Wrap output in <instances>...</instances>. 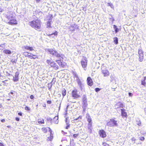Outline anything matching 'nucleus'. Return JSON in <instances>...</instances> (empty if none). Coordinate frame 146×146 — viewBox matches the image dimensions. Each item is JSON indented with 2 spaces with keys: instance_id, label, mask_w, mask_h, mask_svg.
Returning a JSON list of instances; mask_svg holds the SVG:
<instances>
[{
  "instance_id": "nucleus-38",
  "label": "nucleus",
  "mask_w": 146,
  "mask_h": 146,
  "mask_svg": "<svg viewBox=\"0 0 146 146\" xmlns=\"http://www.w3.org/2000/svg\"><path fill=\"white\" fill-rule=\"evenodd\" d=\"M73 74V75L74 76V78H77V77H78V74L75 72H74Z\"/></svg>"
},
{
  "instance_id": "nucleus-47",
  "label": "nucleus",
  "mask_w": 146,
  "mask_h": 146,
  "mask_svg": "<svg viewBox=\"0 0 146 146\" xmlns=\"http://www.w3.org/2000/svg\"><path fill=\"white\" fill-rule=\"evenodd\" d=\"M56 82L55 80V78H53L52 81V82H51V83H52L53 84H54L55 83V82Z\"/></svg>"
},
{
  "instance_id": "nucleus-12",
  "label": "nucleus",
  "mask_w": 146,
  "mask_h": 146,
  "mask_svg": "<svg viewBox=\"0 0 146 146\" xmlns=\"http://www.w3.org/2000/svg\"><path fill=\"white\" fill-rule=\"evenodd\" d=\"M24 54L26 56H28L29 57L31 58H33V59H35V58H33V56H36L35 55L33 54L28 53L27 52H24Z\"/></svg>"
},
{
  "instance_id": "nucleus-61",
  "label": "nucleus",
  "mask_w": 146,
  "mask_h": 146,
  "mask_svg": "<svg viewBox=\"0 0 146 146\" xmlns=\"http://www.w3.org/2000/svg\"><path fill=\"white\" fill-rule=\"evenodd\" d=\"M0 146H4V145L3 143L0 142Z\"/></svg>"
},
{
  "instance_id": "nucleus-51",
  "label": "nucleus",
  "mask_w": 146,
  "mask_h": 146,
  "mask_svg": "<svg viewBox=\"0 0 146 146\" xmlns=\"http://www.w3.org/2000/svg\"><path fill=\"white\" fill-rule=\"evenodd\" d=\"M119 107L121 108H123L124 107L123 105L121 103H119Z\"/></svg>"
},
{
  "instance_id": "nucleus-50",
  "label": "nucleus",
  "mask_w": 146,
  "mask_h": 146,
  "mask_svg": "<svg viewBox=\"0 0 146 146\" xmlns=\"http://www.w3.org/2000/svg\"><path fill=\"white\" fill-rule=\"evenodd\" d=\"M140 139L141 141H144L145 139V138L143 137H140Z\"/></svg>"
},
{
  "instance_id": "nucleus-45",
  "label": "nucleus",
  "mask_w": 146,
  "mask_h": 146,
  "mask_svg": "<svg viewBox=\"0 0 146 146\" xmlns=\"http://www.w3.org/2000/svg\"><path fill=\"white\" fill-rule=\"evenodd\" d=\"M108 6H110L111 8H112L113 7V5L111 3H108Z\"/></svg>"
},
{
  "instance_id": "nucleus-31",
  "label": "nucleus",
  "mask_w": 146,
  "mask_h": 146,
  "mask_svg": "<svg viewBox=\"0 0 146 146\" xmlns=\"http://www.w3.org/2000/svg\"><path fill=\"white\" fill-rule=\"evenodd\" d=\"M17 58H15V59H13V58H12L11 60V62L13 64H14V63H16L17 62Z\"/></svg>"
},
{
  "instance_id": "nucleus-8",
  "label": "nucleus",
  "mask_w": 146,
  "mask_h": 146,
  "mask_svg": "<svg viewBox=\"0 0 146 146\" xmlns=\"http://www.w3.org/2000/svg\"><path fill=\"white\" fill-rule=\"evenodd\" d=\"M87 59H84L81 61V64L82 67L84 69L86 70V66L87 65Z\"/></svg>"
},
{
  "instance_id": "nucleus-4",
  "label": "nucleus",
  "mask_w": 146,
  "mask_h": 146,
  "mask_svg": "<svg viewBox=\"0 0 146 146\" xmlns=\"http://www.w3.org/2000/svg\"><path fill=\"white\" fill-rule=\"evenodd\" d=\"M107 125L110 127L114 126L117 127L118 126V124L117 123V121L113 119H111L110 121L107 122Z\"/></svg>"
},
{
  "instance_id": "nucleus-23",
  "label": "nucleus",
  "mask_w": 146,
  "mask_h": 146,
  "mask_svg": "<svg viewBox=\"0 0 146 146\" xmlns=\"http://www.w3.org/2000/svg\"><path fill=\"white\" fill-rule=\"evenodd\" d=\"M38 123L40 124H44V120L41 118L38 119Z\"/></svg>"
},
{
  "instance_id": "nucleus-24",
  "label": "nucleus",
  "mask_w": 146,
  "mask_h": 146,
  "mask_svg": "<svg viewBox=\"0 0 146 146\" xmlns=\"http://www.w3.org/2000/svg\"><path fill=\"white\" fill-rule=\"evenodd\" d=\"M58 34V32L57 31H56L54 33H52L50 34H49L48 35V36L54 38V36H57Z\"/></svg>"
},
{
  "instance_id": "nucleus-63",
  "label": "nucleus",
  "mask_w": 146,
  "mask_h": 146,
  "mask_svg": "<svg viewBox=\"0 0 146 146\" xmlns=\"http://www.w3.org/2000/svg\"><path fill=\"white\" fill-rule=\"evenodd\" d=\"M144 112L145 114V115H146V107L144 108Z\"/></svg>"
},
{
  "instance_id": "nucleus-60",
  "label": "nucleus",
  "mask_w": 146,
  "mask_h": 146,
  "mask_svg": "<svg viewBox=\"0 0 146 146\" xmlns=\"http://www.w3.org/2000/svg\"><path fill=\"white\" fill-rule=\"evenodd\" d=\"M3 11V9L0 7V12H2Z\"/></svg>"
},
{
  "instance_id": "nucleus-5",
  "label": "nucleus",
  "mask_w": 146,
  "mask_h": 146,
  "mask_svg": "<svg viewBox=\"0 0 146 146\" xmlns=\"http://www.w3.org/2000/svg\"><path fill=\"white\" fill-rule=\"evenodd\" d=\"M46 62L54 69L57 70L58 68V66L52 60H47Z\"/></svg>"
},
{
  "instance_id": "nucleus-3",
  "label": "nucleus",
  "mask_w": 146,
  "mask_h": 146,
  "mask_svg": "<svg viewBox=\"0 0 146 146\" xmlns=\"http://www.w3.org/2000/svg\"><path fill=\"white\" fill-rule=\"evenodd\" d=\"M7 18L9 20L8 22L9 24L13 25L17 24V21L13 17L12 15L7 16Z\"/></svg>"
},
{
  "instance_id": "nucleus-2",
  "label": "nucleus",
  "mask_w": 146,
  "mask_h": 146,
  "mask_svg": "<svg viewBox=\"0 0 146 146\" xmlns=\"http://www.w3.org/2000/svg\"><path fill=\"white\" fill-rule=\"evenodd\" d=\"M48 52V54H50L53 56H55L57 58H62V55L59 53L58 52L54 50L52 48H48L46 49Z\"/></svg>"
},
{
  "instance_id": "nucleus-25",
  "label": "nucleus",
  "mask_w": 146,
  "mask_h": 146,
  "mask_svg": "<svg viewBox=\"0 0 146 146\" xmlns=\"http://www.w3.org/2000/svg\"><path fill=\"white\" fill-rule=\"evenodd\" d=\"M47 122L50 123L51 124L53 122V119L50 117H48L46 119Z\"/></svg>"
},
{
  "instance_id": "nucleus-49",
  "label": "nucleus",
  "mask_w": 146,
  "mask_h": 146,
  "mask_svg": "<svg viewBox=\"0 0 146 146\" xmlns=\"http://www.w3.org/2000/svg\"><path fill=\"white\" fill-rule=\"evenodd\" d=\"M87 106H82V108H83V111H85L86 110V108Z\"/></svg>"
},
{
  "instance_id": "nucleus-32",
  "label": "nucleus",
  "mask_w": 146,
  "mask_h": 146,
  "mask_svg": "<svg viewBox=\"0 0 146 146\" xmlns=\"http://www.w3.org/2000/svg\"><path fill=\"white\" fill-rule=\"evenodd\" d=\"M143 55H139V60L140 62H142L143 58Z\"/></svg>"
},
{
  "instance_id": "nucleus-42",
  "label": "nucleus",
  "mask_w": 146,
  "mask_h": 146,
  "mask_svg": "<svg viewBox=\"0 0 146 146\" xmlns=\"http://www.w3.org/2000/svg\"><path fill=\"white\" fill-rule=\"evenodd\" d=\"M100 90V89L98 88H96L95 89V90L96 92H99Z\"/></svg>"
},
{
  "instance_id": "nucleus-29",
  "label": "nucleus",
  "mask_w": 146,
  "mask_h": 146,
  "mask_svg": "<svg viewBox=\"0 0 146 146\" xmlns=\"http://www.w3.org/2000/svg\"><path fill=\"white\" fill-rule=\"evenodd\" d=\"M82 119V116H80L78 118L74 119L76 122H81V119Z\"/></svg>"
},
{
  "instance_id": "nucleus-26",
  "label": "nucleus",
  "mask_w": 146,
  "mask_h": 146,
  "mask_svg": "<svg viewBox=\"0 0 146 146\" xmlns=\"http://www.w3.org/2000/svg\"><path fill=\"white\" fill-rule=\"evenodd\" d=\"M113 28L115 30V33H117L119 31V29L117 28V26L115 25H113Z\"/></svg>"
},
{
  "instance_id": "nucleus-30",
  "label": "nucleus",
  "mask_w": 146,
  "mask_h": 146,
  "mask_svg": "<svg viewBox=\"0 0 146 146\" xmlns=\"http://www.w3.org/2000/svg\"><path fill=\"white\" fill-rule=\"evenodd\" d=\"M52 85L53 83L51 82H50L48 84V89L49 90H50L51 89L52 87Z\"/></svg>"
},
{
  "instance_id": "nucleus-44",
  "label": "nucleus",
  "mask_w": 146,
  "mask_h": 146,
  "mask_svg": "<svg viewBox=\"0 0 146 146\" xmlns=\"http://www.w3.org/2000/svg\"><path fill=\"white\" fill-rule=\"evenodd\" d=\"M140 133L142 135H144L146 134V132L145 131H140Z\"/></svg>"
},
{
  "instance_id": "nucleus-17",
  "label": "nucleus",
  "mask_w": 146,
  "mask_h": 146,
  "mask_svg": "<svg viewBox=\"0 0 146 146\" xmlns=\"http://www.w3.org/2000/svg\"><path fill=\"white\" fill-rule=\"evenodd\" d=\"M92 122L88 123V132L90 133H91L92 131Z\"/></svg>"
},
{
  "instance_id": "nucleus-14",
  "label": "nucleus",
  "mask_w": 146,
  "mask_h": 146,
  "mask_svg": "<svg viewBox=\"0 0 146 146\" xmlns=\"http://www.w3.org/2000/svg\"><path fill=\"white\" fill-rule=\"evenodd\" d=\"M19 74L17 72H16L15 76H13V81L15 82H17L19 81Z\"/></svg>"
},
{
  "instance_id": "nucleus-54",
  "label": "nucleus",
  "mask_w": 146,
  "mask_h": 146,
  "mask_svg": "<svg viewBox=\"0 0 146 146\" xmlns=\"http://www.w3.org/2000/svg\"><path fill=\"white\" fill-rule=\"evenodd\" d=\"M18 114L20 116H22V112H20L18 113Z\"/></svg>"
},
{
  "instance_id": "nucleus-36",
  "label": "nucleus",
  "mask_w": 146,
  "mask_h": 146,
  "mask_svg": "<svg viewBox=\"0 0 146 146\" xmlns=\"http://www.w3.org/2000/svg\"><path fill=\"white\" fill-rule=\"evenodd\" d=\"M79 135V134H75L73 135V137L74 138H76Z\"/></svg>"
},
{
  "instance_id": "nucleus-46",
  "label": "nucleus",
  "mask_w": 146,
  "mask_h": 146,
  "mask_svg": "<svg viewBox=\"0 0 146 146\" xmlns=\"http://www.w3.org/2000/svg\"><path fill=\"white\" fill-rule=\"evenodd\" d=\"M76 81L77 83L81 82V81L79 77H77V78H76Z\"/></svg>"
},
{
  "instance_id": "nucleus-37",
  "label": "nucleus",
  "mask_w": 146,
  "mask_h": 146,
  "mask_svg": "<svg viewBox=\"0 0 146 146\" xmlns=\"http://www.w3.org/2000/svg\"><path fill=\"white\" fill-rule=\"evenodd\" d=\"M56 62L58 63V64L60 66L62 62L60 60H56Z\"/></svg>"
},
{
  "instance_id": "nucleus-10",
  "label": "nucleus",
  "mask_w": 146,
  "mask_h": 146,
  "mask_svg": "<svg viewBox=\"0 0 146 146\" xmlns=\"http://www.w3.org/2000/svg\"><path fill=\"white\" fill-rule=\"evenodd\" d=\"M78 27L77 25L75 24L72 25L70 26L69 27V30L70 31H74L76 29H77Z\"/></svg>"
},
{
  "instance_id": "nucleus-15",
  "label": "nucleus",
  "mask_w": 146,
  "mask_h": 146,
  "mask_svg": "<svg viewBox=\"0 0 146 146\" xmlns=\"http://www.w3.org/2000/svg\"><path fill=\"white\" fill-rule=\"evenodd\" d=\"M42 131L44 133H46L48 130L51 133L52 131L51 129L49 127H47V128H42Z\"/></svg>"
},
{
  "instance_id": "nucleus-7",
  "label": "nucleus",
  "mask_w": 146,
  "mask_h": 146,
  "mask_svg": "<svg viewBox=\"0 0 146 146\" xmlns=\"http://www.w3.org/2000/svg\"><path fill=\"white\" fill-rule=\"evenodd\" d=\"M82 106H87L88 105L87 99L86 95H84L82 96Z\"/></svg>"
},
{
  "instance_id": "nucleus-33",
  "label": "nucleus",
  "mask_w": 146,
  "mask_h": 146,
  "mask_svg": "<svg viewBox=\"0 0 146 146\" xmlns=\"http://www.w3.org/2000/svg\"><path fill=\"white\" fill-rule=\"evenodd\" d=\"M51 21H48L47 22V27L48 28H51L52 27L51 26V23H50Z\"/></svg>"
},
{
  "instance_id": "nucleus-21",
  "label": "nucleus",
  "mask_w": 146,
  "mask_h": 146,
  "mask_svg": "<svg viewBox=\"0 0 146 146\" xmlns=\"http://www.w3.org/2000/svg\"><path fill=\"white\" fill-rule=\"evenodd\" d=\"M3 52L5 54L9 55L11 54L12 53L11 51L9 50L8 49H5L3 51Z\"/></svg>"
},
{
  "instance_id": "nucleus-53",
  "label": "nucleus",
  "mask_w": 146,
  "mask_h": 146,
  "mask_svg": "<svg viewBox=\"0 0 146 146\" xmlns=\"http://www.w3.org/2000/svg\"><path fill=\"white\" fill-rule=\"evenodd\" d=\"M51 101L50 100H48L47 101V103L49 104H51Z\"/></svg>"
},
{
  "instance_id": "nucleus-39",
  "label": "nucleus",
  "mask_w": 146,
  "mask_h": 146,
  "mask_svg": "<svg viewBox=\"0 0 146 146\" xmlns=\"http://www.w3.org/2000/svg\"><path fill=\"white\" fill-rule=\"evenodd\" d=\"M79 87L80 89L82 90L83 89H84V86L83 84H82V85L79 86Z\"/></svg>"
},
{
  "instance_id": "nucleus-19",
  "label": "nucleus",
  "mask_w": 146,
  "mask_h": 146,
  "mask_svg": "<svg viewBox=\"0 0 146 146\" xmlns=\"http://www.w3.org/2000/svg\"><path fill=\"white\" fill-rule=\"evenodd\" d=\"M86 117L87 119V120L88 121V123L92 122L91 118L89 113H87L86 114Z\"/></svg>"
},
{
  "instance_id": "nucleus-6",
  "label": "nucleus",
  "mask_w": 146,
  "mask_h": 146,
  "mask_svg": "<svg viewBox=\"0 0 146 146\" xmlns=\"http://www.w3.org/2000/svg\"><path fill=\"white\" fill-rule=\"evenodd\" d=\"M77 93L78 91L76 89H74L72 91V96L74 98V99H76L80 97V96Z\"/></svg>"
},
{
  "instance_id": "nucleus-40",
  "label": "nucleus",
  "mask_w": 146,
  "mask_h": 146,
  "mask_svg": "<svg viewBox=\"0 0 146 146\" xmlns=\"http://www.w3.org/2000/svg\"><path fill=\"white\" fill-rule=\"evenodd\" d=\"M66 64L65 62L62 63V62L61 64H60V66H61L62 67H64L66 65Z\"/></svg>"
},
{
  "instance_id": "nucleus-56",
  "label": "nucleus",
  "mask_w": 146,
  "mask_h": 146,
  "mask_svg": "<svg viewBox=\"0 0 146 146\" xmlns=\"http://www.w3.org/2000/svg\"><path fill=\"white\" fill-rule=\"evenodd\" d=\"M15 120L17 121H19L20 119L19 117H16L15 118Z\"/></svg>"
},
{
  "instance_id": "nucleus-58",
  "label": "nucleus",
  "mask_w": 146,
  "mask_h": 146,
  "mask_svg": "<svg viewBox=\"0 0 146 146\" xmlns=\"http://www.w3.org/2000/svg\"><path fill=\"white\" fill-rule=\"evenodd\" d=\"M78 85L79 86H80V85H82V83H81V82H79L78 83Z\"/></svg>"
},
{
  "instance_id": "nucleus-62",
  "label": "nucleus",
  "mask_w": 146,
  "mask_h": 146,
  "mask_svg": "<svg viewBox=\"0 0 146 146\" xmlns=\"http://www.w3.org/2000/svg\"><path fill=\"white\" fill-rule=\"evenodd\" d=\"M62 132H64V134L65 135H66L67 134V133L66 132H64L63 131H62Z\"/></svg>"
},
{
  "instance_id": "nucleus-41",
  "label": "nucleus",
  "mask_w": 146,
  "mask_h": 146,
  "mask_svg": "<svg viewBox=\"0 0 146 146\" xmlns=\"http://www.w3.org/2000/svg\"><path fill=\"white\" fill-rule=\"evenodd\" d=\"M102 145L103 146H110L109 144H107V143L106 142H104L103 143Z\"/></svg>"
},
{
  "instance_id": "nucleus-34",
  "label": "nucleus",
  "mask_w": 146,
  "mask_h": 146,
  "mask_svg": "<svg viewBox=\"0 0 146 146\" xmlns=\"http://www.w3.org/2000/svg\"><path fill=\"white\" fill-rule=\"evenodd\" d=\"M138 53L139 55H143V51L141 49L139 50Z\"/></svg>"
},
{
  "instance_id": "nucleus-13",
  "label": "nucleus",
  "mask_w": 146,
  "mask_h": 146,
  "mask_svg": "<svg viewBox=\"0 0 146 146\" xmlns=\"http://www.w3.org/2000/svg\"><path fill=\"white\" fill-rule=\"evenodd\" d=\"M87 82L88 85L91 86L93 84V82L92 79L90 77H88L87 78Z\"/></svg>"
},
{
  "instance_id": "nucleus-43",
  "label": "nucleus",
  "mask_w": 146,
  "mask_h": 146,
  "mask_svg": "<svg viewBox=\"0 0 146 146\" xmlns=\"http://www.w3.org/2000/svg\"><path fill=\"white\" fill-rule=\"evenodd\" d=\"M25 110L27 111H30V109L29 107L27 106H26L25 107Z\"/></svg>"
},
{
  "instance_id": "nucleus-16",
  "label": "nucleus",
  "mask_w": 146,
  "mask_h": 146,
  "mask_svg": "<svg viewBox=\"0 0 146 146\" xmlns=\"http://www.w3.org/2000/svg\"><path fill=\"white\" fill-rule=\"evenodd\" d=\"M22 48L27 50H29L30 51H32L33 50V48L32 47H30L29 46L24 45L22 46Z\"/></svg>"
},
{
  "instance_id": "nucleus-20",
  "label": "nucleus",
  "mask_w": 146,
  "mask_h": 146,
  "mask_svg": "<svg viewBox=\"0 0 146 146\" xmlns=\"http://www.w3.org/2000/svg\"><path fill=\"white\" fill-rule=\"evenodd\" d=\"M58 117L57 116H55L53 120V122H54V123L57 124L58 123Z\"/></svg>"
},
{
  "instance_id": "nucleus-35",
  "label": "nucleus",
  "mask_w": 146,
  "mask_h": 146,
  "mask_svg": "<svg viewBox=\"0 0 146 146\" xmlns=\"http://www.w3.org/2000/svg\"><path fill=\"white\" fill-rule=\"evenodd\" d=\"M65 121H66V125H67V126H66V129H67L70 127V124L68 123H67V120L66 119Z\"/></svg>"
},
{
  "instance_id": "nucleus-11",
  "label": "nucleus",
  "mask_w": 146,
  "mask_h": 146,
  "mask_svg": "<svg viewBox=\"0 0 146 146\" xmlns=\"http://www.w3.org/2000/svg\"><path fill=\"white\" fill-rule=\"evenodd\" d=\"M99 134L100 137L102 138H104L106 137V135L105 131L103 130H100L99 131Z\"/></svg>"
},
{
  "instance_id": "nucleus-1",
  "label": "nucleus",
  "mask_w": 146,
  "mask_h": 146,
  "mask_svg": "<svg viewBox=\"0 0 146 146\" xmlns=\"http://www.w3.org/2000/svg\"><path fill=\"white\" fill-rule=\"evenodd\" d=\"M41 22L40 20L36 19L33 20L30 23V25L35 29L39 30L41 27Z\"/></svg>"
},
{
  "instance_id": "nucleus-22",
  "label": "nucleus",
  "mask_w": 146,
  "mask_h": 146,
  "mask_svg": "<svg viewBox=\"0 0 146 146\" xmlns=\"http://www.w3.org/2000/svg\"><path fill=\"white\" fill-rule=\"evenodd\" d=\"M66 89L63 88L62 89V94L63 96V98L66 95Z\"/></svg>"
},
{
  "instance_id": "nucleus-48",
  "label": "nucleus",
  "mask_w": 146,
  "mask_h": 146,
  "mask_svg": "<svg viewBox=\"0 0 146 146\" xmlns=\"http://www.w3.org/2000/svg\"><path fill=\"white\" fill-rule=\"evenodd\" d=\"M137 124L139 126H140L141 125V123L140 121H138V122L137 121Z\"/></svg>"
},
{
  "instance_id": "nucleus-52",
  "label": "nucleus",
  "mask_w": 146,
  "mask_h": 146,
  "mask_svg": "<svg viewBox=\"0 0 146 146\" xmlns=\"http://www.w3.org/2000/svg\"><path fill=\"white\" fill-rule=\"evenodd\" d=\"M5 43H4L3 44H0V47H1L3 48H5V46H3V45H5Z\"/></svg>"
},
{
  "instance_id": "nucleus-57",
  "label": "nucleus",
  "mask_w": 146,
  "mask_h": 146,
  "mask_svg": "<svg viewBox=\"0 0 146 146\" xmlns=\"http://www.w3.org/2000/svg\"><path fill=\"white\" fill-rule=\"evenodd\" d=\"M34 98V96H33V95H31L30 96V98L31 99H33Z\"/></svg>"
},
{
  "instance_id": "nucleus-55",
  "label": "nucleus",
  "mask_w": 146,
  "mask_h": 146,
  "mask_svg": "<svg viewBox=\"0 0 146 146\" xmlns=\"http://www.w3.org/2000/svg\"><path fill=\"white\" fill-rule=\"evenodd\" d=\"M128 95L129 97H131L132 96V94L131 92L128 93Z\"/></svg>"
},
{
  "instance_id": "nucleus-28",
  "label": "nucleus",
  "mask_w": 146,
  "mask_h": 146,
  "mask_svg": "<svg viewBox=\"0 0 146 146\" xmlns=\"http://www.w3.org/2000/svg\"><path fill=\"white\" fill-rule=\"evenodd\" d=\"M146 79V77H144V79L141 81V84L144 86H145L146 85V82L145 81Z\"/></svg>"
},
{
  "instance_id": "nucleus-27",
  "label": "nucleus",
  "mask_w": 146,
  "mask_h": 146,
  "mask_svg": "<svg viewBox=\"0 0 146 146\" xmlns=\"http://www.w3.org/2000/svg\"><path fill=\"white\" fill-rule=\"evenodd\" d=\"M113 42L115 44H118V38L117 37H115L113 38Z\"/></svg>"
},
{
  "instance_id": "nucleus-59",
  "label": "nucleus",
  "mask_w": 146,
  "mask_h": 146,
  "mask_svg": "<svg viewBox=\"0 0 146 146\" xmlns=\"http://www.w3.org/2000/svg\"><path fill=\"white\" fill-rule=\"evenodd\" d=\"M1 122H3V123H4L5 122V119H2L1 120Z\"/></svg>"
},
{
  "instance_id": "nucleus-18",
  "label": "nucleus",
  "mask_w": 146,
  "mask_h": 146,
  "mask_svg": "<svg viewBox=\"0 0 146 146\" xmlns=\"http://www.w3.org/2000/svg\"><path fill=\"white\" fill-rule=\"evenodd\" d=\"M121 115L123 116L126 117L127 116V113L125 111V110L124 109H121Z\"/></svg>"
},
{
  "instance_id": "nucleus-9",
  "label": "nucleus",
  "mask_w": 146,
  "mask_h": 146,
  "mask_svg": "<svg viewBox=\"0 0 146 146\" xmlns=\"http://www.w3.org/2000/svg\"><path fill=\"white\" fill-rule=\"evenodd\" d=\"M101 69L102 72L104 75V77L107 76L109 75L110 73L107 69L106 68L103 69L102 68Z\"/></svg>"
},
{
  "instance_id": "nucleus-64",
  "label": "nucleus",
  "mask_w": 146,
  "mask_h": 146,
  "mask_svg": "<svg viewBox=\"0 0 146 146\" xmlns=\"http://www.w3.org/2000/svg\"><path fill=\"white\" fill-rule=\"evenodd\" d=\"M10 94H11L12 95H13V91H11V92H10Z\"/></svg>"
}]
</instances>
